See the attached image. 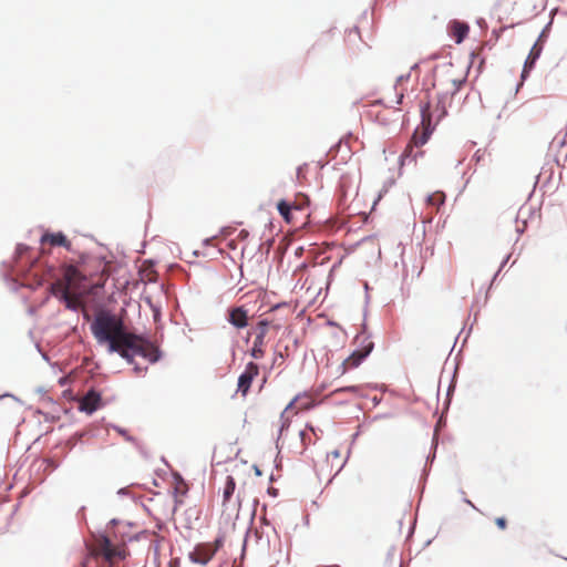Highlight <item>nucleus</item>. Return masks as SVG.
<instances>
[{
    "label": "nucleus",
    "instance_id": "obj_1",
    "mask_svg": "<svg viewBox=\"0 0 567 567\" xmlns=\"http://www.w3.org/2000/svg\"><path fill=\"white\" fill-rule=\"evenodd\" d=\"M91 332L99 344H106L109 352L118 353L128 363H133L136 355L150 362L158 359V351L151 342L128 332L122 317L109 310H100L95 315Z\"/></svg>",
    "mask_w": 567,
    "mask_h": 567
},
{
    "label": "nucleus",
    "instance_id": "obj_2",
    "mask_svg": "<svg viewBox=\"0 0 567 567\" xmlns=\"http://www.w3.org/2000/svg\"><path fill=\"white\" fill-rule=\"evenodd\" d=\"M106 264L99 257L87 254H80L61 266L62 279L51 285V292L54 297L62 299L64 292L72 289H81L86 281H92L105 271Z\"/></svg>",
    "mask_w": 567,
    "mask_h": 567
},
{
    "label": "nucleus",
    "instance_id": "obj_3",
    "mask_svg": "<svg viewBox=\"0 0 567 567\" xmlns=\"http://www.w3.org/2000/svg\"><path fill=\"white\" fill-rule=\"evenodd\" d=\"M90 555L95 559H102L112 567L125 559L127 551L124 544H113L107 537L99 536L89 545Z\"/></svg>",
    "mask_w": 567,
    "mask_h": 567
},
{
    "label": "nucleus",
    "instance_id": "obj_4",
    "mask_svg": "<svg viewBox=\"0 0 567 567\" xmlns=\"http://www.w3.org/2000/svg\"><path fill=\"white\" fill-rule=\"evenodd\" d=\"M354 343L358 344V348L334 369L333 375L336 378H341L349 371L357 369L368 358L374 347L371 338L364 333L358 334L354 338Z\"/></svg>",
    "mask_w": 567,
    "mask_h": 567
},
{
    "label": "nucleus",
    "instance_id": "obj_5",
    "mask_svg": "<svg viewBox=\"0 0 567 567\" xmlns=\"http://www.w3.org/2000/svg\"><path fill=\"white\" fill-rule=\"evenodd\" d=\"M100 277L96 282L86 281V286L82 287L81 289H72L69 292H64L63 298L61 299L68 309L71 310H79L83 309L85 311L83 299L84 297L93 293L95 288H103L105 285V281L107 279V269L105 268V271L102 274H97Z\"/></svg>",
    "mask_w": 567,
    "mask_h": 567
},
{
    "label": "nucleus",
    "instance_id": "obj_6",
    "mask_svg": "<svg viewBox=\"0 0 567 567\" xmlns=\"http://www.w3.org/2000/svg\"><path fill=\"white\" fill-rule=\"evenodd\" d=\"M445 115L444 109L436 107L435 111H431V104L430 102L421 106V116H422V126L423 130L420 133L419 130H416L412 136L413 144L419 147L424 145L430 136V126L433 117L436 120H440L442 116Z\"/></svg>",
    "mask_w": 567,
    "mask_h": 567
},
{
    "label": "nucleus",
    "instance_id": "obj_7",
    "mask_svg": "<svg viewBox=\"0 0 567 567\" xmlns=\"http://www.w3.org/2000/svg\"><path fill=\"white\" fill-rule=\"evenodd\" d=\"M309 198L305 194H298L292 202L280 200L277 209L287 223H293L298 214H303L309 206Z\"/></svg>",
    "mask_w": 567,
    "mask_h": 567
},
{
    "label": "nucleus",
    "instance_id": "obj_8",
    "mask_svg": "<svg viewBox=\"0 0 567 567\" xmlns=\"http://www.w3.org/2000/svg\"><path fill=\"white\" fill-rule=\"evenodd\" d=\"M316 398L309 392L298 394L281 413V427L289 425V413L297 414L299 411H306L315 406Z\"/></svg>",
    "mask_w": 567,
    "mask_h": 567
},
{
    "label": "nucleus",
    "instance_id": "obj_9",
    "mask_svg": "<svg viewBox=\"0 0 567 567\" xmlns=\"http://www.w3.org/2000/svg\"><path fill=\"white\" fill-rule=\"evenodd\" d=\"M270 322L268 320H260L256 326V337L250 350V355L259 360L265 357L266 353V336L269 331Z\"/></svg>",
    "mask_w": 567,
    "mask_h": 567
},
{
    "label": "nucleus",
    "instance_id": "obj_10",
    "mask_svg": "<svg viewBox=\"0 0 567 567\" xmlns=\"http://www.w3.org/2000/svg\"><path fill=\"white\" fill-rule=\"evenodd\" d=\"M259 374V367L255 362H248L245 371L238 378L237 391L246 396L252 380Z\"/></svg>",
    "mask_w": 567,
    "mask_h": 567
},
{
    "label": "nucleus",
    "instance_id": "obj_11",
    "mask_svg": "<svg viewBox=\"0 0 567 567\" xmlns=\"http://www.w3.org/2000/svg\"><path fill=\"white\" fill-rule=\"evenodd\" d=\"M214 548H210V543H202L196 545L194 550L189 553V559L199 565H207L214 557Z\"/></svg>",
    "mask_w": 567,
    "mask_h": 567
},
{
    "label": "nucleus",
    "instance_id": "obj_12",
    "mask_svg": "<svg viewBox=\"0 0 567 567\" xmlns=\"http://www.w3.org/2000/svg\"><path fill=\"white\" fill-rule=\"evenodd\" d=\"M101 395L94 390H90L80 401V410L86 413H93L100 408Z\"/></svg>",
    "mask_w": 567,
    "mask_h": 567
},
{
    "label": "nucleus",
    "instance_id": "obj_13",
    "mask_svg": "<svg viewBox=\"0 0 567 567\" xmlns=\"http://www.w3.org/2000/svg\"><path fill=\"white\" fill-rule=\"evenodd\" d=\"M40 241L42 245L49 243L51 246H62L68 250H72L70 240H68L65 235L61 231L54 234L45 233L42 235Z\"/></svg>",
    "mask_w": 567,
    "mask_h": 567
},
{
    "label": "nucleus",
    "instance_id": "obj_14",
    "mask_svg": "<svg viewBox=\"0 0 567 567\" xmlns=\"http://www.w3.org/2000/svg\"><path fill=\"white\" fill-rule=\"evenodd\" d=\"M450 35L456 43H461L468 34L470 27L467 23L454 20L449 24Z\"/></svg>",
    "mask_w": 567,
    "mask_h": 567
},
{
    "label": "nucleus",
    "instance_id": "obj_15",
    "mask_svg": "<svg viewBox=\"0 0 567 567\" xmlns=\"http://www.w3.org/2000/svg\"><path fill=\"white\" fill-rule=\"evenodd\" d=\"M229 322L238 328H245L248 324V315L247 310H245L243 307H236L229 310Z\"/></svg>",
    "mask_w": 567,
    "mask_h": 567
},
{
    "label": "nucleus",
    "instance_id": "obj_16",
    "mask_svg": "<svg viewBox=\"0 0 567 567\" xmlns=\"http://www.w3.org/2000/svg\"><path fill=\"white\" fill-rule=\"evenodd\" d=\"M364 390H365V386L363 384L348 385V386H342V388H338V389L333 390L329 394V396L332 398L340 393H349V394L353 395L354 398H361V396L365 395Z\"/></svg>",
    "mask_w": 567,
    "mask_h": 567
},
{
    "label": "nucleus",
    "instance_id": "obj_17",
    "mask_svg": "<svg viewBox=\"0 0 567 567\" xmlns=\"http://www.w3.org/2000/svg\"><path fill=\"white\" fill-rule=\"evenodd\" d=\"M540 54V48H538L536 44L532 48L524 65V70L522 73V76L525 78L529 70L534 66L536 60L538 59Z\"/></svg>",
    "mask_w": 567,
    "mask_h": 567
},
{
    "label": "nucleus",
    "instance_id": "obj_18",
    "mask_svg": "<svg viewBox=\"0 0 567 567\" xmlns=\"http://www.w3.org/2000/svg\"><path fill=\"white\" fill-rule=\"evenodd\" d=\"M409 80H410V74L400 75L396 79V82H395V85H394V90L396 92V101H395L396 104H401L402 103V100H403V96H404V92L406 91V89L404 87V84Z\"/></svg>",
    "mask_w": 567,
    "mask_h": 567
},
{
    "label": "nucleus",
    "instance_id": "obj_19",
    "mask_svg": "<svg viewBox=\"0 0 567 567\" xmlns=\"http://www.w3.org/2000/svg\"><path fill=\"white\" fill-rule=\"evenodd\" d=\"M236 488V482L233 476H227L225 486L223 488V505H226L231 496L234 495Z\"/></svg>",
    "mask_w": 567,
    "mask_h": 567
},
{
    "label": "nucleus",
    "instance_id": "obj_20",
    "mask_svg": "<svg viewBox=\"0 0 567 567\" xmlns=\"http://www.w3.org/2000/svg\"><path fill=\"white\" fill-rule=\"evenodd\" d=\"M414 147H416V146L413 144L412 141L406 145L404 152L401 155V164L402 165H404L406 161L415 162L417 155L422 154V152H415L414 153Z\"/></svg>",
    "mask_w": 567,
    "mask_h": 567
},
{
    "label": "nucleus",
    "instance_id": "obj_21",
    "mask_svg": "<svg viewBox=\"0 0 567 567\" xmlns=\"http://www.w3.org/2000/svg\"><path fill=\"white\" fill-rule=\"evenodd\" d=\"M445 202V195L442 192H435L427 197V205L439 210V207Z\"/></svg>",
    "mask_w": 567,
    "mask_h": 567
},
{
    "label": "nucleus",
    "instance_id": "obj_22",
    "mask_svg": "<svg viewBox=\"0 0 567 567\" xmlns=\"http://www.w3.org/2000/svg\"><path fill=\"white\" fill-rule=\"evenodd\" d=\"M285 361V353L282 351H275V355L272 359V365H281Z\"/></svg>",
    "mask_w": 567,
    "mask_h": 567
},
{
    "label": "nucleus",
    "instance_id": "obj_23",
    "mask_svg": "<svg viewBox=\"0 0 567 567\" xmlns=\"http://www.w3.org/2000/svg\"><path fill=\"white\" fill-rule=\"evenodd\" d=\"M495 524L502 530L506 529V527H507V520L505 517H497L495 519Z\"/></svg>",
    "mask_w": 567,
    "mask_h": 567
},
{
    "label": "nucleus",
    "instance_id": "obj_24",
    "mask_svg": "<svg viewBox=\"0 0 567 567\" xmlns=\"http://www.w3.org/2000/svg\"><path fill=\"white\" fill-rule=\"evenodd\" d=\"M223 546V538H217L214 543H210V548H214V555Z\"/></svg>",
    "mask_w": 567,
    "mask_h": 567
},
{
    "label": "nucleus",
    "instance_id": "obj_25",
    "mask_svg": "<svg viewBox=\"0 0 567 567\" xmlns=\"http://www.w3.org/2000/svg\"><path fill=\"white\" fill-rule=\"evenodd\" d=\"M462 84L461 80H453V92H456Z\"/></svg>",
    "mask_w": 567,
    "mask_h": 567
},
{
    "label": "nucleus",
    "instance_id": "obj_26",
    "mask_svg": "<svg viewBox=\"0 0 567 567\" xmlns=\"http://www.w3.org/2000/svg\"><path fill=\"white\" fill-rule=\"evenodd\" d=\"M168 567H179V560L177 558L169 561Z\"/></svg>",
    "mask_w": 567,
    "mask_h": 567
},
{
    "label": "nucleus",
    "instance_id": "obj_27",
    "mask_svg": "<svg viewBox=\"0 0 567 567\" xmlns=\"http://www.w3.org/2000/svg\"><path fill=\"white\" fill-rule=\"evenodd\" d=\"M328 456L329 457L339 458L340 457V453H339V451H332V452L329 453Z\"/></svg>",
    "mask_w": 567,
    "mask_h": 567
}]
</instances>
